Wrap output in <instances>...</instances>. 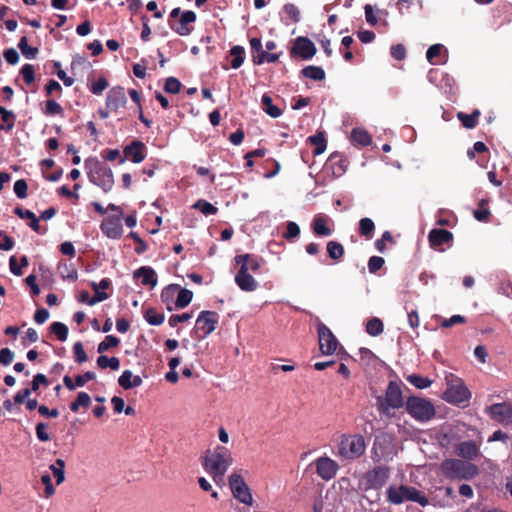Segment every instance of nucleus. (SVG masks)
<instances>
[{"instance_id":"f257e3e1","label":"nucleus","mask_w":512,"mask_h":512,"mask_svg":"<svg viewBox=\"0 0 512 512\" xmlns=\"http://www.w3.org/2000/svg\"><path fill=\"white\" fill-rule=\"evenodd\" d=\"M204 470L213 479L222 478L229 466L233 463L231 454L222 447L214 451L207 450L201 458Z\"/></svg>"},{"instance_id":"f03ea898","label":"nucleus","mask_w":512,"mask_h":512,"mask_svg":"<svg viewBox=\"0 0 512 512\" xmlns=\"http://www.w3.org/2000/svg\"><path fill=\"white\" fill-rule=\"evenodd\" d=\"M387 500L395 505L401 504L406 500L416 502L423 507L429 504L428 498L421 494L420 491L406 485H391L387 489Z\"/></svg>"},{"instance_id":"7ed1b4c3","label":"nucleus","mask_w":512,"mask_h":512,"mask_svg":"<svg viewBox=\"0 0 512 512\" xmlns=\"http://www.w3.org/2000/svg\"><path fill=\"white\" fill-rule=\"evenodd\" d=\"M86 163L90 168V180L100 186L104 192H109L114 184L112 170L105 163L99 162L96 159H90Z\"/></svg>"},{"instance_id":"20e7f679","label":"nucleus","mask_w":512,"mask_h":512,"mask_svg":"<svg viewBox=\"0 0 512 512\" xmlns=\"http://www.w3.org/2000/svg\"><path fill=\"white\" fill-rule=\"evenodd\" d=\"M441 469L446 477L469 479L478 475V468L470 462L449 459L442 463Z\"/></svg>"},{"instance_id":"39448f33","label":"nucleus","mask_w":512,"mask_h":512,"mask_svg":"<svg viewBox=\"0 0 512 512\" xmlns=\"http://www.w3.org/2000/svg\"><path fill=\"white\" fill-rule=\"evenodd\" d=\"M364 451L365 441L361 435L344 436L338 447V455L348 460L359 458Z\"/></svg>"},{"instance_id":"423d86ee","label":"nucleus","mask_w":512,"mask_h":512,"mask_svg":"<svg viewBox=\"0 0 512 512\" xmlns=\"http://www.w3.org/2000/svg\"><path fill=\"white\" fill-rule=\"evenodd\" d=\"M406 408L409 414L419 421H428L435 415L434 406L426 399L410 397Z\"/></svg>"},{"instance_id":"0eeeda50","label":"nucleus","mask_w":512,"mask_h":512,"mask_svg":"<svg viewBox=\"0 0 512 512\" xmlns=\"http://www.w3.org/2000/svg\"><path fill=\"white\" fill-rule=\"evenodd\" d=\"M447 389L444 392V399L450 403L460 404L467 401L470 392L463 382L453 376L447 377Z\"/></svg>"},{"instance_id":"6e6552de","label":"nucleus","mask_w":512,"mask_h":512,"mask_svg":"<svg viewBox=\"0 0 512 512\" xmlns=\"http://www.w3.org/2000/svg\"><path fill=\"white\" fill-rule=\"evenodd\" d=\"M317 331L320 352L323 355H332L336 351L338 345L336 337L333 335L331 330L323 323H320L318 325Z\"/></svg>"},{"instance_id":"1a4fd4ad","label":"nucleus","mask_w":512,"mask_h":512,"mask_svg":"<svg viewBox=\"0 0 512 512\" xmlns=\"http://www.w3.org/2000/svg\"><path fill=\"white\" fill-rule=\"evenodd\" d=\"M403 398L402 392L399 385L396 382H390L385 395V400L381 401V408L383 411H387L389 408L397 409L402 407Z\"/></svg>"},{"instance_id":"9d476101","label":"nucleus","mask_w":512,"mask_h":512,"mask_svg":"<svg viewBox=\"0 0 512 512\" xmlns=\"http://www.w3.org/2000/svg\"><path fill=\"white\" fill-rule=\"evenodd\" d=\"M219 316L213 311H202L196 320V330L202 331V338L211 334L218 323Z\"/></svg>"},{"instance_id":"9b49d317","label":"nucleus","mask_w":512,"mask_h":512,"mask_svg":"<svg viewBox=\"0 0 512 512\" xmlns=\"http://www.w3.org/2000/svg\"><path fill=\"white\" fill-rule=\"evenodd\" d=\"M314 464L318 476L323 480L334 478L339 469L337 462L326 456L318 458Z\"/></svg>"},{"instance_id":"f8f14e48","label":"nucleus","mask_w":512,"mask_h":512,"mask_svg":"<svg viewBox=\"0 0 512 512\" xmlns=\"http://www.w3.org/2000/svg\"><path fill=\"white\" fill-rule=\"evenodd\" d=\"M491 418L501 424H512V406L507 403H498L489 407Z\"/></svg>"},{"instance_id":"ddd939ff","label":"nucleus","mask_w":512,"mask_h":512,"mask_svg":"<svg viewBox=\"0 0 512 512\" xmlns=\"http://www.w3.org/2000/svg\"><path fill=\"white\" fill-rule=\"evenodd\" d=\"M121 216L122 213L119 217L107 218L102 222L101 230L108 238L118 239L121 237L123 233Z\"/></svg>"},{"instance_id":"4468645a","label":"nucleus","mask_w":512,"mask_h":512,"mask_svg":"<svg viewBox=\"0 0 512 512\" xmlns=\"http://www.w3.org/2000/svg\"><path fill=\"white\" fill-rule=\"evenodd\" d=\"M127 102L126 94L124 88L122 87H113L107 94L106 98V107L110 110H118L120 107H123Z\"/></svg>"},{"instance_id":"2eb2a0df","label":"nucleus","mask_w":512,"mask_h":512,"mask_svg":"<svg viewBox=\"0 0 512 512\" xmlns=\"http://www.w3.org/2000/svg\"><path fill=\"white\" fill-rule=\"evenodd\" d=\"M292 53L300 55L303 59H310L315 55L316 47L308 38L299 37L292 48Z\"/></svg>"},{"instance_id":"dca6fc26","label":"nucleus","mask_w":512,"mask_h":512,"mask_svg":"<svg viewBox=\"0 0 512 512\" xmlns=\"http://www.w3.org/2000/svg\"><path fill=\"white\" fill-rule=\"evenodd\" d=\"M230 489L233 496L241 503L251 505L253 502L250 488L246 485V482H229Z\"/></svg>"},{"instance_id":"f3484780","label":"nucleus","mask_w":512,"mask_h":512,"mask_svg":"<svg viewBox=\"0 0 512 512\" xmlns=\"http://www.w3.org/2000/svg\"><path fill=\"white\" fill-rule=\"evenodd\" d=\"M235 282L241 290L254 291L257 288V281L247 273V267H240L237 275L235 276Z\"/></svg>"},{"instance_id":"a211bd4d","label":"nucleus","mask_w":512,"mask_h":512,"mask_svg":"<svg viewBox=\"0 0 512 512\" xmlns=\"http://www.w3.org/2000/svg\"><path fill=\"white\" fill-rule=\"evenodd\" d=\"M144 144L141 141H133L124 149V157L131 159L134 163H140L144 160Z\"/></svg>"},{"instance_id":"6ab92c4d","label":"nucleus","mask_w":512,"mask_h":512,"mask_svg":"<svg viewBox=\"0 0 512 512\" xmlns=\"http://www.w3.org/2000/svg\"><path fill=\"white\" fill-rule=\"evenodd\" d=\"M196 20V14L193 11H185L182 13L181 18L176 27H172L179 35L187 36L191 33V28L188 27L189 23Z\"/></svg>"},{"instance_id":"aec40b11","label":"nucleus","mask_w":512,"mask_h":512,"mask_svg":"<svg viewBox=\"0 0 512 512\" xmlns=\"http://www.w3.org/2000/svg\"><path fill=\"white\" fill-rule=\"evenodd\" d=\"M119 385L127 390L134 387H139L142 384V379L138 375H133L130 370H125L118 379Z\"/></svg>"},{"instance_id":"412c9836","label":"nucleus","mask_w":512,"mask_h":512,"mask_svg":"<svg viewBox=\"0 0 512 512\" xmlns=\"http://www.w3.org/2000/svg\"><path fill=\"white\" fill-rule=\"evenodd\" d=\"M452 238V233L444 229H433L429 233V241L432 246H441L452 240Z\"/></svg>"},{"instance_id":"4be33fe9","label":"nucleus","mask_w":512,"mask_h":512,"mask_svg":"<svg viewBox=\"0 0 512 512\" xmlns=\"http://www.w3.org/2000/svg\"><path fill=\"white\" fill-rule=\"evenodd\" d=\"M479 449L473 441H464L457 446V453L460 457L472 460L477 457Z\"/></svg>"},{"instance_id":"5701e85b","label":"nucleus","mask_w":512,"mask_h":512,"mask_svg":"<svg viewBox=\"0 0 512 512\" xmlns=\"http://www.w3.org/2000/svg\"><path fill=\"white\" fill-rule=\"evenodd\" d=\"M135 278H141L142 284L151 285V287L156 286L157 279L155 271L150 267H141L140 269L134 272Z\"/></svg>"},{"instance_id":"b1692460","label":"nucleus","mask_w":512,"mask_h":512,"mask_svg":"<svg viewBox=\"0 0 512 512\" xmlns=\"http://www.w3.org/2000/svg\"><path fill=\"white\" fill-rule=\"evenodd\" d=\"M235 261L237 264H240L241 267L246 266L247 272L249 270L256 272L260 267L258 261L256 259H253L249 254L238 255L235 257Z\"/></svg>"},{"instance_id":"393cba45","label":"nucleus","mask_w":512,"mask_h":512,"mask_svg":"<svg viewBox=\"0 0 512 512\" xmlns=\"http://www.w3.org/2000/svg\"><path fill=\"white\" fill-rule=\"evenodd\" d=\"M480 112L474 110L471 114H465L463 112L458 113V118L465 128L472 129L476 126Z\"/></svg>"},{"instance_id":"a878e982","label":"nucleus","mask_w":512,"mask_h":512,"mask_svg":"<svg viewBox=\"0 0 512 512\" xmlns=\"http://www.w3.org/2000/svg\"><path fill=\"white\" fill-rule=\"evenodd\" d=\"M97 365L101 369L109 367L112 370H118L120 367V360L117 357L108 358L107 356L101 355L97 359Z\"/></svg>"},{"instance_id":"bb28decb","label":"nucleus","mask_w":512,"mask_h":512,"mask_svg":"<svg viewBox=\"0 0 512 512\" xmlns=\"http://www.w3.org/2000/svg\"><path fill=\"white\" fill-rule=\"evenodd\" d=\"M262 104L264 111L273 118H277L281 115V110L273 105L272 98L269 95H263Z\"/></svg>"},{"instance_id":"cd10ccee","label":"nucleus","mask_w":512,"mask_h":512,"mask_svg":"<svg viewBox=\"0 0 512 512\" xmlns=\"http://www.w3.org/2000/svg\"><path fill=\"white\" fill-rule=\"evenodd\" d=\"M309 141L311 144L316 145V148L313 152L314 155H320L325 151L326 140L322 132H318L317 134L310 136Z\"/></svg>"},{"instance_id":"c85d7f7f","label":"nucleus","mask_w":512,"mask_h":512,"mask_svg":"<svg viewBox=\"0 0 512 512\" xmlns=\"http://www.w3.org/2000/svg\"><path fill=\"white\" fill-rule=\"evenodd\" d=\"M313 231L317 235L328 236L331 234V229L326 225V219L324 217L318 216L313 220Z\"/></svg>"},{"instance_id":"c756f323","label":"nucleus","mask_w":512,"mask_h":512,"mask_svg":"<svg viewBox=\"0 0 512 512\" xmlns=\"http://www.w3.org/2000/svg\"><path fill=\"white\" fill-rule=\"evenodd\" d=\"M19 49L21 50L22 54L28 58V59H34L38 54V48L36 47H30L28 45L27 37L23 36L18 44Z\"/></svg>"},{"instance_id":"7c9ffc66","label":"nucleus","mask_w":512,"mask_h":512,"mask_svg":"<svg viewBox=\"0 0 512 512\" xmlns=\"http://www.w3.org/2000/svg\"><path fill=\"white\" fill-rule=\"evenodd\" d=\"M302 74L310 79L320 81L325 77L324 70L316 66H307L302 70Z\"/></svg>"},{"instance_id":"2f4dec72","label":"nucleus","mask_w":512,"mask_h":512,"mask_svg":"<svg viewBox=\"0 0 512 512\" xmlns=\"http://www.w3.org/2000/svg\"><path fill=\"white\" fill-rule=\"evenodd\" d=\"M366 332L371 336H378L383 332V323L379 318H372L366 324Z\"/></svg>"},{"instance_id":"473e14b6","label":"nucleus","mask_w":512,"mask_h":512,"mask_svg":"<svg viewBox=\"0 0 512 512\" xmlns=\"http://www.w3.org/2000/svg\"><path fill=\"white\" fill-rule=\"evenodd\" d=\"M327 252L330 258L333 260H338L343 256L344 248L340 243L336 241H330L327 243Z\"/></svg>"},{"instance_id":"72a5a7b5","label":"nucleus","mask_w":512,"mask_h":512,"mask_svg":"<svg viewBox=\"0 0 512 512\" xmlns=\"http://www.w3.org/2000/svg\"><path fill=\"white\" fill-rule=\"evenodd\" d=\"M230 54L233 56V59L231 61L232 68H239L244 62V48L242 46H234L230 50Z\"/></svg>"},{"instance_id":"f704fd0d","label":"nucleus","mask_w":512,"mask_h":512,"mask_svg":"<svg viewBox=\"0 0 512 512\" xmlns=\"http://www.w3.org/2000/svg\"><path fill=\"white\" fill-rule=\"evenodd\" d=\"M193 293L188 289H180L175 305L177 308H185L192 300Z\"/></svg>"},{"instance_id":"c9c22d12","label":"nucleus","mask_w":512,"mask_h":512,"mask_svg":"<svg viewBox=\"0 0 512 512\" xmlns=\"http://www.w3.org/2000/svg\"><path fill=\"white\" fill-rule=\"evenodd\" d=\"M51 333L55 334L60 341H65L68 336V328L61 322H54L50 326Z\"/></svg>"},{"instance_id":"e433bc0d","label":"nucleus","mask_w":512,"mask_h":512,"mask_svg":"<svg viewBox=\"0 0 512 512\" xmlns=\"http://www.w3.org/2000/svg\"><path fill=\"white\" fill-rule=\"evenodd\" d=\"M352 139L361 144V145H369L371 143V137L365 130L362 129H353L351 133Z\"/></svg>"},{"instance_id":"4c0bfd02","label":"nucleus","mask_w":512,"mask_h":512,"mask_svg":"<svg viewBox=\"0 0 512 512\" xmlns=\"http://www.w3.org/2000/svg\"><path fill=\"white\" fill-rule=\"evenodd\" d=\"M193 208L201 211L204 215H214L217 213L218 209L212 205L211 203L205 201V200H198L193 205Z\"/></svg>"},{"instance_id":"58836bf2","label":"nucleus","mask_w":512,"mask_h":512,"mask_svg":"<svg viewBox=\"0 0 512 512\" xmlns=\"http://www.w3.org/2000/svg\"><path fill=\"white\" fill-rule=\"evenodd\" d=\"M119 344V339L113 335H108L105 339L98 344L97 352L102 354L111 347H116Z\"/></svg>"},{"instance_id":"ea45409f","label":"nucleus","mask_w":512,"mask_h":512,"mask_svg":"<svg viewBox=\"0 0 512 512\" xmlns=\"http://www.w3.org/2000/svg\"><path fill=\"white\" fill-rule=\"evenodd\" d=\"M407 380L419 389L427 388L431 385L432 381L426 377L417 374H412L407 377Z\"/></svg>"},{"instance_id":"a19ab883","label":"nucleus","mask_w":512,"mask_h":512,"mask_svg":"<svg viewBox=\"0 0 512 512\" xmlns=\"http://www.w3.org/2000/svg\"><path fill=\"white\" fill-rule=\"evenodd\" d=\"M144 317L146 321L151 325H160L164 321V315L157 313L153 308L147 309Z\"/></svg>"},{"instance_id":"79ce46f5","label":"nucleus","mask_w":512,"mask_h":512,"mask_svg":"<svg viewBox=\"0 0 512 512\" xmlns=\"http://www.w3.org/2000/svg\"><path fill=\"white\" fill-rule=\"evenodd\" d=\"M375 225L370 218H362L359 222L360 234L365 237H370Z\"/></svg>"},{"instance_id":"37998d69","label":"nucleus","mask_w":512,"mask_h":512,"mask_svg":"<svg viewBox=\"0 0 512 512\" xmlns=\"http://www.w3.org/2000/svg\"><path fill=\"white\" fill-rule=\"evenodd\" d=\"M65 463L62 459H57L55 464L50 466L53 476L56 480H64L65 477Z\"/></svg>"},{"instance_id":"c03bdc74","label":"nucleus","mask_w":512,"mask_h":512,"mask_svg":"<svg viewBox=\"0 0 512 512\" xmlns=\"http://www.w3.org/2000/svg\"><path fill=\"white\" fill-rule=\"evenodd\" d=\"M283 10L293 22L297 23L300 21V10L296 5L287 3L283 6Z\"/></svg>"},{"instance_id":"a18cd8bd","label":"nucleus","mask_w":512,"mask_h":512,"mask_svg":"<svg viewBox=\"0 0 512 512\" xmlns=\"http://www.w3.org/2000/svg\"><path fill=\"white\" fill-rule=\"evenodd\" d=\"M181 83L175 77H169L165 81L164 90L168 93L176 94L180 91Z\"/></svg>"},{"instance_id":"49530a36","label":"nucleus","mask_w":512,"mask_h":512,"mask_svg":"<svg viewBox=\"0 0 512 512\" xmlns=\"http://www.w3.org/2000/svg\"><path fill=\"white\" fill-rule=\"evenodd\" d=\"M27 189V183L23 179L17 180L14 184V192L20 199L27 197Z\"/></svg>"},{"instance_id":"de8ad7c7","label":"nucleus","mask_w":512,"mask_h":512,"mask_svg":"<svg viewBox=\"0 0 512 512\" xmlns=\"http://www.w3.org/2000/svg\"><path fill=\"white\" fill-rule=\"evenodd\" d=\"M40 385H44V386L49 385V381H48L47 377L41 373L36 374L33 377V380L31 382V390H33L34 392L37 391L39 389Z\"/></svg>"},{"instance_id":"09e8293b","label":"nucleus","mask_w":512,"mask_h":512,"mask_svg":"<svg viewBox=\"0 0 512 512\" xmlns=\"http://www.w3.org/2000/svg\"><path fill=\"white\" fill-rule=\"evenodd\" d=\"M384 259L378 256H372L368 262V268L371 273L377 272L384 265Z\"/></svg>"},{"instance_id":"8fccbe9b","label":"nucleus","mask_w":512,"mask_h":512,"mask_svg":"<svg viewBox=\"0 0 512 512\" xmlns=\"http://www.w3.org/2000/svg\"><path fill=\"white\" fill-rule=\"evenodd\" d=\"M74 354H75V360L78 363H83L87 360V355L83 349V345L81 342H77L73 346Z\"/></svg>"},{"instance_id":"3c124183","label":"nucleus","mask_w":512,"mask_h":512,"mask_svg":"<svg viewBox=\"0 0 512 512\" xmlns=\"http://www.w3.org/2000/svg\"><path fill=\"white\" fill-rule=\"evenodd\" d=\"M251 477L250 472L244 468H236L229 475L227 480H244L245 478Z\"/></svg>"},{"instance_id":"603ef678","label":"nucleus","mask_w":512,"mask_h":512,"mask_svg":"<svg viewBox=\"0 0 512 512\" xmlns=\"http://www.w3.org/2000/svg\"><path fill=\"white\" fill-rule=\"evenodd\" d=\"M21 74L27 84L34 81V67L31 64H26L21 69Z\"/></svg>"},{"instance_id":"864d4df0","label":"nucleus","mask_w":512,"mask_h":512,"mask_svg":"<svg viewBox=\"0 0 512 512\" xmlns=\"http://www.w3.org/2000/svg\"><path fill=\"white\" fill-rule=\"evenodd\" d=\"M465 322V317L461 315H453L451 318L443 320L441 326L444 328H450L456 324H463Z\"/></svg>"},{"instance_id":"5fc2aeb1","label":"nucleus","mask_w":512,"mask_h":512,"mask_svg":"<svg viewBox=\"0 0 512 512\" xmlns=\"http://www.w3.org/2000/svg\"><path fill=\"white\" fill-rule=\"evenodd\" d=\"M14 358V353L9 348H2L0 350V364L7 366Z\"/></svg>"},{"instance_id":"6e6d98bb","label":"nucleus","mask_w":512,"mask_h":512,"mask_svg":"<svg viewBox=\"0 0 512 512\" xmlns=\"http://www.w3.org/2000/svg\"><path fill=\"white\" fill-rule=\"evenodd\" d=\"M48 425L45 423H38L36 426V435L40 441L46 442L50 440V435L46 432Z\"/></svg>"},{"instance_id":"4d7b16f0","label":"nucleus","mask_w":512,"mask_h":512,"mask_svg":"<svg viewBox=\"0 0 512 512\" xmlns=\"http://www.w3.org/2000/svg\"><path fill=\"white\" fill-rule=\"evenodd\" d=\"M374 480H385L390 477V469L388 467L379 466L373 470Z\"/></svg>"},{"instance_id":"13d9d810","label":"nucleus","mask_w":512,"mask_h":512,"mask_svg":"<svg viewBox=\"0 0 512 512\" xmlns=\"http://www.w3.org/2000/svg\"><path fill=\"white\" fill-rule=\"evenodd\" d=\"M300 229L299 226L295 222H288L287 231L284 234L286 239L295 238L299 235Z\"/></svg>"},{"instance_id":"bf43d9fd","label":"nucleus","mask_w":512,"mask_h":512,"mask_svg":"<svg viewBox=\"0 0 512 512\" xmlns=\"http://www.w3.org/2000/svg\"><path fill=\"white\" fill-rule=\"evenodd\" d=\"M108 87V82L105 78H99L98 81L92 84L91 91L94 94H101Z\"/></svg>"},{"instance_id":"052dcab7","label":"nucleus","mask_w":512,"mask_h":512,"mask_svg":"<svg viewBox=\"0 0 512 512\" xmlns=\"http://www.w3.org/2000/svg\"><path fill=\"white\" fill-rule=\"evenodd\" d=\"M37 484H44L43 493H39L40 497L50 498L55 493V486L53 482H36Z\"/></svg>"},{"instance_id":"680f3d73","label":"nucleus","mask_w":512,"mask_h":512,"mask_svg":"<svg viewBox=\"0 0 512 512\" xmlns=\"http://www.w3.org/2000/svg\"><path fill=\"white\" fill-rule=\"evenodd\" d=\"M96 377L94 372L88 371L83 375L76 376V385L77 387H82L85 385L87 381L94 380Z\"/></svg>"},{"instance_id":"e2e57ef3","label":"nucleus","mask_w":512,"mask_h":512,"mask_svg":"<svg viewBox=\"0 0 512 512\" xmlns=\"http://www.w3.org/2000/svg\"><path fill=\"white\" fill-rule=\"evenodd\" d=\"M191 314L189 313H183L181 315H172L170 318H169V325L171 327H175L177 325V323L179 322H186L188 320L191 319Z\"/></svg>"},{"instance_id":"0e129e2a","label":"nucleus","mask_w":512,"mask_h":512,"mask_svg":"<svg viewBox=\"0 0 512 512\" xmlns=\"http://www.w3.org/2000/svg\"><path fill=\"white\" fill-rule=\"evenodd\" d=\"M391 55L397 60H402L406 56V50L403 45L398 44L391 47Z\"/></svg>"},{"instance_id":"69168bd1","label":"nucleus","mask_w":512,"mask_h":512,"mask_svg":"<svg viewBox=\"0 0 512 512\" xmlns=\"http://www.w3.org/2000/svg\"><path fill=\"white\" fill-rule=\"evenodd\" d=\"M62 112V107L54 100H48L46 102V113L53 115Z\"/></svg>"},{"instance_id":"338daca9","label":"nucleus","mask_w":512,"mask_h":512,"mask_svg":"<svg viewBox=\"0 0 512 512\" xmlns=\"http://www.w3.org/2000/svg\"><path fill=\"white\" fill-rule=\"evenodd\" d=\"M4 58L9 64H16L19 60V55L14 48H10L5 50Z\"/></svg>"},{"instance_id":"774afa93","label":"nucleus","mask_w":512,"mask_h":512,"mask_svg":"<svg viewBox=\"0 0 512 512\" xmlns=\"http://www.w3.org/2000/svg\"><path fill=\"white\" fill-rule=\"evenodd\" d=\"M442 45L440 44H434L430 46L427 50L426 57L429 62H432V60L437 57L441 52Z\"/></svg>"}]
</instances>
